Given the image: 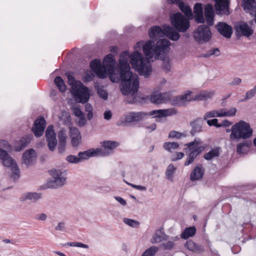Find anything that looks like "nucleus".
Segmentation results:
<instances>
[{
  "instance_id": "obj_1",
  "label": "nucleus",
  "mask_w": 256,
  "mask_h": 256,
  "mask_svg": "<svg viewBox=\"0 0 256 256\" xmlns=\"http://www.w3.org/2000/svg\"><path fill=\"white\" fill-rule=\"evenodd\" d=\"M128 58L132 68L145 78L149 76L152 72V67L142 54L137 51L130 54L126 50L120 54L118 67L121 80L120 90L124 95L128 96V102L136 103L140 102L139 98L136 96L139 88V78L137 74H134L131 72Z\"/></svg>"
},
{
  "instance_id": "obj_2",
  "label": "nucleus",
  "mask_w": 256,
  "mask_h": 256,
  "mask_svg": "<svg viewBox=\"0 0 256 256\" xmlns=\"http://www.w3.org/2000/svg\"><path fill=\"white\" fill-rule=\"evenodd\" d=\"M10 149V146L5 140L0 141V158L5 166L10 168L12 174L10 178L14 180L20 178V170L15 160L8 154L6 150Z\"/></svg>"
},
{
  "instance_id": "obj_3",
  "label": "nucleus",
  "mask_w": 256,
  "mask_h": 256,
  "mask_svg": "<svg viewBox=\"0 0 256 256\" xmlns=\"http://www.w3.org/2000/svg\"><path fill=\"white\" fill-rule=\"evenodd\" d=\"M68 83L72 85V92L78 102L86 103L90 98L88 88L80 82H76L72 72H66Z\"/></svg>"
},
{
  "instance_id": "obj_4",
  "label": "nucleus",
  "mask_w": 256,
  "mask_h": 256,
  "mask_svg": "<svg viewBox=\"0 0 256 256\" xmlns=\"http://www.w3.org/2000/svg\"><path fill=\"white\" fill-rule=\"evenodd\" d=\"M230 138L234 140L239 139H247L252 134V130L248 124L240 120L233 125L231 128Z\"/></svg>"
},
{
  "instance_id": "obj_5",
  "label": "nucleus",
  "mask_w": 256,
  "mask_h": 256,
  "mask_svg": "<svg viewBox=\"0 0 256 256\" xmlns=\"http://www.w3.org/2000/svg\"><path fill=\"white\" fill-rule=\"evenodd\" d=\"M202 144V142L200 138H195L193 142H188L185 145L186 147L184 148V150L188 156L184 164L185 166L192 164L196 157L204 150L205 146H198Z\"/></svg>"
},
{
  "instance_id": "obj_6",
  "label": "nucleus",
  "mask_w": 256,
  "mask_h": 256,
  "mask_svg": "<svg viewBox=\"0 0 256 256\" xmlns=\"http://www.w3.org/2000/svg\"><path fill=\"white\" fill-rule=\"evenodd\" d=\"M149 36L150 38H156V37L161 38L166 36L169 39L177 41L179 40L180 35L173 28L168 26L164 29H162L159 26H154L149 30Z\"/></svg>"
},
{
  "instance_id": "obj_7",
  "label": "nucleus",
  "mask_w": 256,
  "mask_h": 256,
  "mask_svg": "<svg viewBox=\"0 0 256 256\" xmlns=\"http://www.w3.org/2000/svg\"><path fill=\"white\" fill-rule=\"evenodd\" d=\"M191 94L192 92L188 91L182 95L176 97L174 100L175 104L178 106H183L186 102L194 100H206L208 98H211L213 96L214 92H213L204 91L195 96L194 97L192 96Z\"/></svg>"
},
{
  "instance_id": "obj_8",
  "label": "nucleus",
  "mask_w": 256,
  "mask_h": 256,
  "mask_svg": "<svg viewBox=\"0 0 256 256\" xmlns=\"http://www.w3.org/2000/svg\"><path fill=\"white\" fill-rule=\"evenodd\" d=\"M115 64L116 62L114 59V56L109 54L104 58L103 65L94 72L96 74L98 78H106L107 74H112L114 73Z\"/></svg>"
},
{
  "instance_id": "obj_9",
  "label": "nucleus",
  "mask_w": 256,
  "mask_h": 256,
  "mask_svg": "<svg viewBox=\"0 0 256 256\" xmlns=\"http://www.w3.org/2000/svg\"><path fill=\"white\" fill-rule=\"evenodd\" d=\"M171 21L172 25L179 32H185L190 26L188 20L180 12L174 14L171 17Z\"/></svg>"
},
{
  "instance_id": "obj_10",
  "label": "nucleus",
  "mask_w": 256,
  "mask_h": 256,
  "mask_svg": "<svg viewBox=\"0 0 256 256\" xmlns=\"http://www.w3.org/2000/svg\"><path fill=\"white\" fill-rule=\"evenodd\" d=\"M211 36L212 32L210 28L204 24L199 26L194 32V37L199 44H203L208 42Z\"/></svg>"
},
{
  "instance_id": "obj_11",
  "label": "nucleus",
  "mask_w": 256,
  "mask_h": 256,
  "mask_svg": "<svg viewBox=\"0 0 256 256\" xmlns=\"http://www.w3.org/2000/svg\"><path fill=\"white\" fill-rule=\"evenodd\" d=\"M51 174L52 177L48 183L49 188H57L64 184L66 178L62 176V173L60 171L56 170H51Z\"/></svg>"
},
{
  "instance_id": "obj_12",
  "label": "nucleus",
  "mask_w": 256,
  "mask_h": 256,
  "mask_svg": "<svg viewBox=\"0 0 256 256\" xmlns=\"http://www.w3.org/2000/svg\"><path fill=\"white\" fill-rule=\"evenodd\" d=\"M102 148H96L98 156H106L112 152V150L119 146L116 142L106 140L102 142Z\"/></svg>"
},
{
  "instance_id": "obj_13",
  "label": "nucleus",
  "mask_w": 256,
  "mask_h": 256,
  "mask_svg": "<svg viewBox=\"0 0 256 256\" xmlns=\"http://www.w3.org/2000/svg\"><path fill=\"white\" fill-rule=\"evenodd\" d=\"M234 30L238 36H244L248 38L254 33V30L252 28L244 21H240L236 24Z\"/></svg>"
},
{
  "instance_id": "obj_14",
  "label": "nucleus",
  "mask_w": 256,
  "mask_h": 256,
  "mask_svg": "<svg viewBox=\"0 0 256 256\" xmlns=\"http://www.w3.org/2000/svg\"><path fill=\"white\" fill-rule=\"evenodd\" d=\"M46 138L48 142V148L51 151H54L58 144L56 134L52 126H49L46 130Z\"/></svg>"
},
{
  "instance_id": "obj_15",
  "label": "nucleus",
  "mask_w": 256,
  "mask_h": 256,
  "mask_svg": "<svg viewBox=\"0 0 256 256\" xmlns=\"http://www.w3.org/2000/svg\"><path fill=\"white\" fill-rule=\"evenodd\" d=\"M45 126V120L44 118L40 117L37 118L34 121L32 131L36 137L40 138L43 134Z\"/></svg>"
},
{
  "instance_id": "obj_16",
  "label": "nucleus",
  "mask_w": 256,
  "mask_h": 256,
  "mask_svg": "<svg viewBox=\"0 0 256 256\" xmlns=\"http://www.w3.org/2000/svg\"><path fill=\"white\" fill-rule=\"evenodd\" d=\"M230 0H215L214 7L217 14L228 15Z\"/></svg>"
},
{
  "instance_id": "obj_17",
  "label": "nucleus",
  "mask_w": 256,
  "mask_h": 256,
  "mask_svg": "<svg viewBox=\"0 0 256 256\" xmlns=\"http://www.w3.org/2000/svg\"><path fill=\"white\" fill-rule=\"evenodd\" d=\"M148 114L142 112H132L125 116L124 123H134L142 120Z\"/></svg>"
},
{
  "instance_id": "obj_18",
  "label": "nucleus",
  "mask_w": 256,
  "mask_h": 256,
  "mask_svg": "<svg viewBox=\"0 0 256 256\" xmlns=\"http://www.w3.org/2000/svg\"><path fill=\"white\" fill-rule=\"evenodd\" d=\"M150 102L155 104L165 103L170 100L169 92L157 93L153 92L150 96Z\"/></svg>"
},
{
  "instance_id": "obj_19",
  "label": "nucleus",
  "mask_w": 256,
  "mask_h": 256,
  "mask_svg": "<svg viewBox=\"0 0 256 256\" xmlns=\"http://www.w3.org/2000/svg\"><path fill=\"white\" fill-rule=\"evenodd\" d=\"M170 44V42L166 38L160 39L157 42L153 51L156 55L159 56L162 52L167 51Z\"/></svg>"
},
{
  "instance_id": "obj_20",
  "label": "nucleus",
  "mask_w": 256,
  "mask_h": 256,
  "mask_svg": "<svg viewBox=\"0 0 256 256\" xmlns=\"http://www.w3.org/2000/svg\"><path fill=\"white\" fill-rule=\"evenodd\" d=\"M36 157V153L34 149L26 150L22 156V163L27 166L34 164Z\"/></svg>"
},
{
  "instance_id": "obj_21",
  "label": "nucleus",
  "mask_w": 256,
  "mask_h": 256,
  "mask_svg": "<svg viewBox=\"0 0 256 256\" xmlns=\"http://www.w3.org/2000/svg\"><path fill=\"white\" fill-rule=\"evenodd\" d=\"M216 28L220 34L226 38H230L232 34V28L224 22H219Z\"/></svg>"
},
{
  "instance_id": "obj_22",
  "label": "nucleus",
  "mask_w": 256,
  "mask_h": 256,
  "mask_svg": "<svg viewBox=\"0 0 256 256\" xmlns=\"http://www.w3.org/2000/svg\"><path fill=\"white\" fill-rule=\"evenodd\" d=\"M204 16L207 24L208 26L214 24V10L210 4H207L204 8Z\"/></svg>"
},
{
  "instance_id": "obj_23",
  "label": "nucleus",
  "mask_w": 256,
  "mask_h": 256,
  "mask_svg": "<svg viewBox=\"0 0 256 256\" xmlns=\"http://www.w3.org/2000/svg\"><path fill=\"white\" fill-rule=\"evenodd\" d=\"M176 113V112L174 109H164L152 110L150 112L148 115H155V117L162 118L170 116Z\"/></svg>"
},
{
  "instance_id": "obj_24",
  "label": "nucleus",
  "mask_w": 256,
  "mask_h": 256,
  "mask_svg": "<svg viewBox=\"0 0 256 256\" xmlns=\"http://www.w3.org/2000/svg\"><path fill=\"white\" fill-rule=\"evenodd\" d=\"M204 168L202 164H198L195 166L190 175V180L195 181L201 179L204 174Z\"/></svg>"
},
{
  "instance_id": "obj_25",
  "label": "nucleus",
  "mask_w": 256,
  "mask_h": 256,
  "mask_svg": "<svg viewBox=\"0 0 256 256\" xmlns=\"http://www.w3.org/2000/svg\"><path fill=\"white\" fill-rule=\"evenodd\" d=\"M70 136L72 138V144L74 146H77L80 144L82 136L80 132L76 128H72L70 130Z\"/></svg>"
},
{
  "instance_id": "obj_26",
  "label": "nucleus",
  "mask_w": 256,
  "mask_h": 256,
  "mask_svg": "<svg viewBox=\"0 0 256 256\" xmlns=\"http://www.w3.org/2000/svg\"><path fill=\"white\" fill-rule=\"evenodd\" d=\"M242 6L246 12L253 14L256 8V2L254 0H242Z\"/></svg>"
},
{
  "instance_id": "obj_27",
  "label": "nucleus",
  "mask_w": 256,
  "mask_h": 256,
  "mask_svg": "<svg viewBox=\"0 0 256 256\" xmlns=\"http://www.w3.org/2000/svg\"><path fill=\"white\" fill-rule=\"evenodd\" d=\"M32 136H28L22 138L19 141L16 142L14 149L16 152H20L30 142Z\"/></svg>"
},
{
  "instance_id": "obj_28",
  "label": "nucleus",
  "mask_w": 256,
  "mask_h": 256,
  "mask_svg": "<svg viewBox=\"0 0 256 256\" xmlns=\"http://www.w3.org/2000/svg\"><path fill=\"white\" fill-rule=\"evenodd\" d=\"M156 38L157 37L154 39L151 38L152 40L148 41L143 45V52L148 59H150L152 58L153 54L152 50L154 45V40H156Z\"/></svg>"
},
{
  "instance_id": "obj_29",
  "label": "nucleus",
  "mask_w": 256,
  "mask_h": 256,
  "mask_svg": "<svg viewBox=\"0 0 256 256\" xmlns=\"http://www.w3.org/2000/svg\"><path fill=\"white\" fill-rule=\"evenodd\" d=\"M42 198L41 194L37 192H26L22 194L20 198L21 202L29 200L35 202Z\"/></svg>"
},
{
  "instance_id": "obj_30",
  "label": "nucleus",
  "mask_w": 256,
  "mask_h": 256,
  "mask_svg": "<svg viewBox=\"0 0 256 256\" xmlns=\"http://www.w3.org/2000/svg\"><path fill=\"white\" fill-rule=\"evenodd\" d=\"M202 119L200 118L190 123L192 129L190 133L192 136H194L196 134L202 132Z\"/></svg>"
},
{
  "instance_id": "obj_31",
  "label": "nucleus",
  "mask_w": 256,
  "mask_h": 256,
  "mask_svg": "<svg viewBox=\"0 0 256 256\" xmlns=\"http://www.w3.org/2000/svg\"><path fill=\"white\" fill-rule=\"evenodd\" d=\"M162 230V228H160L155 232L150 240L152 244L158 243L166 240V235Z\"/></svg>"
},
{
  "instance_id": "obj_32",
  "label": "nucleus",
  "mask_w": 256,
  "mask_h": 256,
  "mask_svg": "<svg viewBox=\"0 0 256 256\" xmlns=\"http://www.w3.org/2000/svg\"><path fill=\"white\" fill-rule=\"evenodd\" d=\"M58 138L59 140L58 150L60 152H62L64 149L66 144V133L64 130H60L58 133Z\"/></svg>"
},
{
  "instance_id": "obj_33",
  "label": "nucleus",
  "mask_w": 256,
  "mask_h": 256,
  "mask_svg": "<svg viewBox=\"0 0 256 256\" xmlns=\"http://www.w3.org/2000/svg\"><path fill=\"white\" fill-rule=\"evenodd\" d=\"M96 149H90L78 154V157L80 158V162L83 160H86L90 156H98Z\"/></svg>"
},
{
  "instance_id": "obj_34",
  "label": "nucleus",
  "mask_w": 256,
  "mask_h": 256,
  "mask_svg": "<svg viewBox=\"0 0 256 256\" xmlns=\"http://www.w3.org/2000/svg\"><path fill=\"white\" fill-rule=\"evenodd\" d=\"M252 145L250 140H244L238 144L236 147V152L238 154H244L247 151V149Z\"/></svg>"
},
{
  "instance_id": "obj_35",
  "label": "nucleus",
  "mask_w": 256,
  "mask_h": 256,
  "mask_svg": "<svg viewBox=\"0 0 256 256\" xmlns=\"http://www.w3.org/2000/svg\"><path fill=\"white\" fill-rule=\"evenodd\" d=\"M196 233V228L194 226L186 228L181 234V238L186 240L194 236Z\"/></svg>"
},
{
  "instance_id": "obj_36",
  "label": "nucleus",
  "mask_w": 256,
  "mask_h": 256,
  "mask_svg": "<svg viewBox=\"0 0 256 256\" xmlns=\"http://www.w3.org/2000/svg\"><path fill=\"white\" fill-rule=\"evenodd\" d=\"M188 248L190 250L197 253L203 252L204 251L203 246L193 242H190L188 243Z\"/></svg>"
},
{
  "instance_id": "obj_37",
  "label": "nucleus",
  "mask_w": 256,
  "mask_h": 256,
  "mask_svg": "<svg viewBox=\"0 0 256 256\" xmlns=\"http://www.w3.org/2000/svg\"><path fill=\"white\" fill-rule=\"evenodd\" d=\"M215 117H222L221 109L219 110H212L206 112L204 116V120H206L208 118Z\"/></svg>"
},
{
  "instance_id": "obj_38",
  "label": "nucleus",
  "mask_w": 256,
  "mask_h": 256,
  "mask_svg": "<svg viewBox=\"0 0 256 256\" xmlns=\"http://www.w3.org/2000/svg\"><path fill=\"white\" fill-rule=\"evenodd\" d=\"M54 82L60 92H63L66 90V86L65 85L64 80L60 76H56L54 78Z\"/></svg>"
},
{
  "instance_id": "obj_39",
  "label": "nucleus",
  "mask_w": 256,
  "mask_h": 256,
  "mask_svg": "<svg viewBox=\"0 0 256 256\" xmlns=\"http://www.w3.org/2000/svg\"><path fill=\"white\" fill-rule=\"evenodd\" d=\"M220 148H216L214 149H212L210 152L204 155V158L206 160H210L214 157L218 156L220 154Z\"/></svg>"
},
{
  "instance_id": "obj_40",
  "label": "nucleus",
  "mask_w": 256,
  "mask_h": 256,
  "mask_svg": "<svg viewBox=\"0 0 256 256\" xmlns=\"http://www.w3.org/2000/svg\"><path fill=\"white\" fill-rule=\"evenodd\" d=\"M178 8L188 18H190V17L192 16L191 8L189 6H186L182 1L180 4Z\"/></svg>"
},
{
  "instance_id": "obj_41",
  "label": "nucleus",
  "mask_w": 256,
  "mask_h": 256,
  "mask_svg": "<svg viewBox=\"0 0 256 256\" xmlns=\"http://www.w3.org/2000/svg\"><path fill=\"white\" fill-rule=\"evenodd\" d=\"M179 146V144L176 142H166L163 144L164 148L170 152L172 150L176 149Z\"/></svg>"
},
{
  "instance_id": "obj_42",
  "label": "nucleus",
  "mask_w": 256,
  "mask_h": 256,
  "mask_svg": "<svg viewBox=\"0 0 256 256\" xmlns=\"http://www.w3.org/2000/svg\"><path fill=\"white\" fill-rule=\"evenodd\" d=\"M220 54L219 49L217 48H215L208 50L206 54H201L200 56L202 58H208L213 55L218 56Z\"/></svg>"
},
{
  "instance_id": "obj_43",
  "label": "nucleus",
  "mask_w": 256,
  "mask_h": 256,
  "mask_svg": "<svg viewBox=\"0 0 256 256\" xmlns=\"http://www.w3.org/2000/svg\"><path fill=\"white\" fill-rule=\"evenodd\" d=\"M256 94V84L254 86V87L251 89L250 90H248L245 94V98L240 100V102H245L248 100L250 99L252 97H254Z\"/></svg>"
},
{
  "instance_id": "obj_44",
  "label": "nucleus",
  "mask_w": 256,
  "mask_h": 256,
  "mask_svg": "<svg viewBox=\"0 0 256 256\" xmlns=\"http://www.w3.org/2000/svg\"><path fill=\"white\" fill-rule=\"evenodd\" d=\"M123 222L132 228H138L140 226V222L138 221L128 218H124Z\"/></svg>"
},
{
  "instance_id": "obj_45",
  "label": "nucleus",
  "mask_w": 256,
  "mask_h": 256,
  "mask_svg": "<svg viewBox=\"0 0 256 256\" xmlns=\"http://www.w3.org/2000/svg\"><path fill=\"white\" fill-rule=\"evenodd\" d=\"M158 248L156 246H152L143 253L142 256H154L158 251Z\"/></svg>"
},
{
  "instance_id": "obj_46",
  "label": "nucleus",
  "mask_w": 256,
  "mask_h": 256,
  "mask_svg": "<svg viewBox=\"0 0 256 256\" xmlns=\"http://www.w3.org/2000/svg\"><path fill=\"white\" fill-rule=\"evenodd\" d=\"M237 112V110L235 108H232L228 110L224 109H221V113L223 116H233Z\"/></svg>"
},
{
  "instance_id": "obj_47",
  "label": "nucleus",
  "mask_w": 256,
  "mask_h": 256,
  "mask_svg": "<svg viewBox=\"0 0 256 256\" xmlns=\"http://www.w3.org/2000/svg\"><path fill=\"white\" fill-rule=\"evenodd\" d=\"M175 170L176 168L172 164H170L168 166L166 172V178L167 179L172 180V175L174 174Z\"/></svg>"
},
{
  "instance_id": "obj_48",
  "label": "nucleus",
  "mask_w": 256,
  "mask_h": 256,
  "mask_svg": "<svg viewBox=\"0 0 256 256\" xmlns=\"http://www.w3.org/2000/svg\"><path fill=\"white\" fill-rule=\"evenodd\" d=\"M94 74L91 72H86L82 77V80L84 83H87L92 80Z\"/></svg>"
},
{
  "instance_id": "obj_49",
  "label": "nucleus",
  "mask_w": 256,
  "mask_h": 256,
  "mask_svg": "<svg viewBox=\"0 0 256 256\" xmlns=\"http://www.w3.org/2000/svg\"><path fill=\"white\" fill-rule=\"evenodd\" d=\"M101 66V62L98 59H94L92 60L90 64V66L94 72L98 70Z\"/></svg>"
},
{
  "instance_id": "obj_50",
  "label": "nucleus",
  "mask_w": 256,
  "mask_h": 256,
  "mask_svg": "<svg viewBox=\"0 0 256 256\" xmlns=\"http://www.w3.org/2000/svg\"><path fill=\"white\" fill-rule=\"evenodd\" d=\"M162 66L165 71L167 72L170 70L171 65L169 58H166L162 60Z\"/></svg>"
},
{
  "instance_id": "obj_51",
  "label": "nucleus",
  "mask_w": 256,
  "mask_h": 256,
  "mask_svg": "<svg viewBox=\"0 0 256 256\" xmlns=\"http://www.w3.org/2000/svg\"><path fill=\"white\" fill-rule=\"evenodd\" d=\"M76 246V247H80L82 248H88L89 246L87 244H84L80 242H68L66 244H65L64 246Z\"/></svg>"
},
{
  "instance_id": "obj_52",
  "label": "nucleus",
  "mask_w": 256,
  "mask_h": 256,
  "mask_svg": "<svg viewBox=\"0 0 256 256\" xmlns=\"http://www.w3.org/2000/svg\"><path fill=\"white\" fill-rule=\"evenodd\" d=\"M66 160L70 163L78 164L80 162V158H78V156L74 155L68 156L66 158Z\"/></svg>"
},
{
  "instance_id": "obj_53",
  "label": "nucleus",
  "mask_w": 256,
  "mask_h": 256,
  "mask_svg": "<svg viewBox=\"0 0 256 256\" xmlns=\"http://www.w3.org/2000/svg\"><path fill=\"white\" fill-rule=\"evenodd\" d=\"M98 94L99 96L104 100H107L108 92L106 90H104L102 88H98Z\"/></svg>"
},
{
  "instance_id": "obj_54",
  "label": "nucleus",
  "mask_w": 256,
  "mask_h": 256,
  "mask_svg": "<svg viewBox=\"0 0 256 256\" xmlns=\"http://www.w3.org/2000/svg\"><path fill=\"white\" fill-rule=\"evenodd\" d=\"M72 112L74 114L80 118H83L84 114L78 107H74L72 108Z\"/></svg>"
},
{
  "instance_id": "obj_55",
  "label": "nucleus",
  "mask_w": 256,
  "mask_h": 256,
  "mask_svg": "<svg viewBox=\"0 0 256 256\" xmlns=\"http://www.w3.org/2000/svg\"><path fill=\"white\" fill-rule=\"evenodd\" d=\"M194 14H203L202 8L201 4L196 3L194 6Z\"/></svg>"
},
{
  "instance_id": "obj_56",
  "label": "nucleus",
  "mask_w": 256,
  "mask_h": 256,
  "mask_svg": "<svg viewBox=\"0 0 256 256\" xmlns=\"http://www.w3.org/2000/svg\"><path fill=\"white\" fill-rule=\"evenodd\" d=\"M206 122L209 126H214L216 128H219L220 124H218V120L216 118L207 120Z\"/></svg>"
},
{
  "instance_id": "obj_57",
  "label": "nucleus",
  "mask_w": 256,
  "mask_h": 256,
  "mask_svg": "<svg viewBox=\"0 0 256 256\" xmlns=\"http://www.w3.org/2000/svg\"><path fill=\"white\" fill-rule=\"evenodd\" d=\"M182 134L175 130H172L168 134V138H180Z\"/></svg>"
},
{
  "instance_id": "obj_58",
  "label": "nucleus",
  "mask_w": 256,
  "mask_h": 256,
  "mask_svg": "<svg viewBox=\"0 0 256 256\" xmlns=\"http://www.w3.org/2000/svg\"><path fill=\"white\" fill-rule=\"evenodd\" d=\"M195 20L198 23H204V22L203 14H195Z\"/></svg>"
},
{
  "instance_id": "obj_59",
  "label": "nucleus",
  "mask_w": 256,
  "mask_h": 256,
  "mask_svg": "<svg viewBox=\"0 0 256 256\" xmlns=\"http://www.w3.org/2000/svg\"><path fill=\"white\" fill-rule=\"evenodd\" d=\"M242 81V80L241 78L236 77L234 78L232 82H230L228 84L230 86H238L241 84Z\"/></svg>"
},
{
  "instance_id": "obj_60",
  "label": "nucleus",
  "mask_w": 256,
  "mask_h": 256,
  "mask_svg": "<svg viewBox=\"0 0 256 256\" xmlns=\"http://www.w3.org/2000/svg\"><path fill=\"white\" fill-rule=\"evenodd\" d=\"M162 246L165 250H170L174 247V244L172 242L169 241L166 243L163 244Z\"/></svg>"
},
{
  "instance_id": "obj_61",
  "label": "nucleus",
  "mask_w": 256,
  "mask_h": 256,
  "mask_svg": "<svg viewBox=\"0 0 256 256\" xmlns=\"http://www.w3.org/2000/svg\"><path fill=\"white\" fill-rule=\"evenodd\" d=\"M36 218L39 220L44 221L47 218V216L44 213H41L39 214L36 215Z\"/></svg>"
},
{
  "instance_id": "obj_62",
  "label": "nucleus",
  "mask_w": 256,
  "mask_h": 256,
  "mask_svg": "<svg viewBox=\"0 0 256 256\" xmlns=\"http://www.w3.org/2000/svg\"><path fill=\"white\" fill-rule=\"evenodd\" d=\"M232 124L231 122L228 121L227 120H223L221 124H220L218 125L219 128L222 127V126H230Z\"/></svg>"
},
{
  "instance_id": "obj_63",
  "label": "nucleus",
  "mask_w": 256,
  "mask_h": 256,
  "mask_svg": "<svg viewBox=\"0 0 256 256\" xmlns=\"http://www.w3.org/2000/svg\"><path fill=\"white\" fill-rule=\"evenodd\" d=\"M56 230L63 231L64 230V222H60L58 224L57 226L56 227Z\"/></svg>"
},
{
  "instance_id": "obj_64",
  "label": "nucleus",
  "mask_w": 256,
  "mask_h": 256,
  "mask_svg": "<svg viewBox=\"0 0 256 256\" xmlns=\"http://www.w3.org/2000/svg\"><path fill=\"white\" fill-rule=\"evenodd\" d=\"M156 125L154 123L151 124L149 126H146V128L150 132L155 130L156 129Z\"/></svg>"
}]
</instances>
